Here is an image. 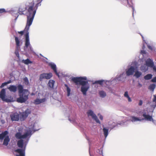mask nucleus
Returning a JSON list of instances; mask_svg holds the SVG:
<instances>
[{
	"label": "nucleus",
	"instance_id": "a18cd8bd",
	"mask_svg": "<svg viewBox=\"0 0 156 156\" xmlns=\"http://www.w3.org/2000/svg\"><path fill=\"white\" fill-rule=\"evenodd\" d=\"M131 7H132L133 10V12H134V8H133V6H131Z\"/></svg>",
	"mask_w": 156,
	"mask_h": 156
},
{
	"label": "nucleus",
	"instance_id": "b1692460",
	"mask_svg": "<svg viewBox=\"0 0 156 156\" xmlns=\"http://www.w3.org/2000/svg\"><path fill=\"white\" fill-rule=\"evenodd\" d=\"M142 37L143 40V46L142 47V48L143 49H144V48L145 44H147L148 48L149 49H150L151 50H152L153 48H152V46L147 44L146 42L145 41V40H144V37L143 36H142Z\"/></svg>",
	"mask_w": 156,
	"mask_h": 156
},
{
	"label": "nucleus",
	"instance_id": "6ab92c4d",
	"mask_svg": "<svg viewBox=\"0 0 156 156\" xmlns=\"http://www.w3.org/2000/svg\"><path fill=\"white\" fill-rule=\"evenodd\" d=\"M46 100L45 98L42 99L37 98L34 101V103L36 105L40 104L45 102Z\"/></svg>",
	"mask_w": 156,
	"mask_h": 156
},
{
	"label": "nucleus",
	"instance_id": "4be33fe9",
	"mask_svg": "<svg viewBox=\"0 0 156 156\" xmlns=\"http://www.w3.org/2000/svg\"><path fill=\"white\" fill-rule=\"evenodd\" d=\"M8 88L11 92H15L17 90V87L16 86L12 85H10Z\"/></svg>",
	"mask_w": 156,
	"mask_h": 156
},
{
	"label": "nucleus",
	"instance_id": "7c9ffc66",
	"mask_svg": "<svg viewBox=\"0 0 156 156\" xmlns=\"http://www.w3.org/2000/svg\"><path fill=\"white\" fill-rule=\"evenodd\" d=\"M152 76L153 75L151 74H148L144 76V78L146 80H149L152 78Z\"/></svg>",
	"mask_w": 156,
	"mask_h": 156
},
{
	"label": "nucleus",
	"instance_id": "7ed1b4c3",
	"mask_svg": "<svg viewBox=\"0 0 156 156\" xmlns=\"http://www.w3.org/2000/svg\"><path fill=\"white\" fill-rule=\"evenodd\" d=\"M154 98L152 103H150L151 108L149 110L148 109H145L142 112L143 118L141 119V121L145 120L148 121H151L155 125H156V120L154 119L152 115L150 112H152L156 106V94L154 96Z\"/></svg>",
	"mask_w": 156,
	"mask_h": 156
},
{
	"label": "nucleus",
	"instance_id": "ea45409f",
	"mask_svg": "<svg viewBox=\"0 0 156 156\" xmlns=\"http://www.w3.org/2000/svg\"><path fill=\"white\" fill-rule=\"evenodd\" d=\"M143 104V101L141 100H140L139 101V105L140 106H141Z\"/></svg>",
	"mask_w": 156,
	"mask_h": 156
},
{
	"label": "nucleus",
	"instance_id": "473e14b6",
	"mask_svg": "<svg viewBox=\"0 0 156 156\" xmlns=\"http://www.w3.org/2000/svg\"><path fill=\"white\" fill-rule=\"evenodd\" d=\"M11 80H9V81H8L7 82H5V83H2L1 86V87L2 88V87H3L4 86H6L7 84L10 83H11Z\"/></svg>",
	"mask_w": 156,
	"mask_h": 156
},
{
	"label": "nucleus",
	"instance_id": "58836bf2",
	"mask_svg": "<svg viewBox=\"0 0 156 156\" xmlns=\"http://www.w3.org/2000/svg\"><path fill=\"white\" fill-rule=\"evenodd\" d=\"M98 115L99 116V119L101 120H102L103 119V116L101 115V114H98Z\"/></svg>",
	"mask_w": 156,
	"mask_h": 156
},
{
	"label": "nucleus",
	"instance_id": "423d86ee",
	"mask_svg": "<svg viewBox=\"0 0 156 156\" xmlns=\"http://www.w3.org/2000/svg\"><path fill=\"white\" fill-rule=\"evenodd\" d=\"M137 68V63L136 62H133L129 64L125 70L127 76H129L133 75Z\"/></svg>",
	"mask_w": 156,
	"mask_h": 156
},
{
	"label": "nucleus",
	"instance_id": "393cba45",
	"mask_svg": "<svg viewBox=\"0 0 156 156\" xmlns=\"http://www.w3.org/2000/svg\"><path fill=\"white\" fill-rule=\"evenodd\" d=\"M65 86L66 87V90L67 93V96L69 97L71 95V89L66 84L65 85Z\"/></svg>",
	"mask_w": 156,
	"mask_h": 156
},
{
	"label": "nucleus",
	"instance_id": "79ce46f5",
	"mask_svg": "<svg viewBox=\"0 0 156 156\" xmlns=\"http://www.w3.org/2000/svg\"><path fill=\"white\" fill-rule=\"evenodd\" d=\"M142 84H140V83H138V86L139 87H142Z\"/></svg>",
	"mask_w": 156,
	"mask_h": 156
},
{
	"label": "nucleus",
	"instance_id": "37998d69",
	"mask_svg": "<svg viewBox=\"0 0 156 156\" xmlns=\"http://www.w3.org/2000/svg\"><path fill=\"white\" fill-rule=\"evenodd\" d=\"M141 52L143 55V54H144L145 53V51H144V50L141 51Z\"/></svg>",
	"mask_w": 156,
	"mask_h": 156
},
{
	"label": "nucleus",
	"instance_id": "72a5a7b5",
	"mask_svg": "<svg viewBox=\"0 0 156 156\" xmlns=\"http://www.w3.org/2000/svg\"><path fill=\"white\" fill-rule=\"evenodd\" d=\"M25 9L24 8L23 9L21 7H20L19 9V12L21 13H20V14H24L23 12L25 10Z\"/></svg>",
	"mask_w": 156,
	"mask_h": 156
},
{
	"label": "nucleus",
	"instance_id": "0eeeda50",
	"mask_svg": "<svg viewBox=\"0 0 156 156\" xmlns=\"http://www.w3.org/2000/svg\"><path fill=\"white\" fill-rule=\"evenodd\" d=\"M8 132L7 131H5L4 132L0 134V140H2L4 139L3 144L7 146L10 141V139L8 135Z\"/></svg>",
	"mask_w": 156,
	"mask_h": 156
},
{
	"label": "nucleus",
	"instance_id": "a211bd4d",
	"mask_svg": "<svg viewBox=\"0 0 156 156\" xmlns=\"http://www.w3.org/2000/svg\"><path fill=\"white\" fill-rule=\"evenodd\" d=\"M15 41L16 43V48L18 50L20 49V46L22 44V42L17 37H15Z\"/></svg>",
	"mask_w": 156,
	"mask_h": 156
},
{
	"label": "nucleus",
	"instance_id": "f257e3e1",
	"mask_svg": "<svg viewBox=\"0 0 156 156\" xmlns=\"http://www.w3.org/2000/svg\"><path fill=\"white\" fill-rule=\"evenodd\" d=\"M38 4L35 6H34V2H32L29 5L26 7L27 10L26 13L27 20L26 27L23 31L18 32V33L21 35L25 33V41L24 50L26 52H32L35 54L33 49L31 45L29 40L28 30L30 26L32 24L36 10L37 9Z\"/></svg>",
	"mask_w": 156,
	"mask_h": 156
},
{
	"label": "nucleus",
	"instance_id": "39448f33",
	"mask_svg": "<svg viewBox=\"0 0 156 156\" xmlns=\"http://www.w3.org/2000/svg\"><path fill=\"white\" fill-rule=\"evenodd\" d=\"M20 97L17 99L18 102L22 103L24 102L28 99L29 93L27 90L23 89L22 85H19L17 87Z\"/></svg>",
	"mask_w": 156,
	"mask_h": 156
},
{
	"label": "nucleus",
	"instance_id": "a19ab883",
	"mask_svg": "<svg viewBox=\"0 0 156 156\" xmlns=\"http://www.w3.org/2000/svg\"><path fill=\"white\" fill-rule=\"evenodd\" d=\"M153 82H156V76L154 78L151 80Z\"/></svg>",
	"mask_w": 156,
	"mask_h": 156
},
{
	"label": "nucleus",
	"instance_id": "6e6552de",
	"mask_svg": "<svg viewBox=\"0 0 156 156\" xmlns=\"http://www.w3.org/2000/svg\"><path fill=\"white\" fill-rule=\"evenodd\" d=\"M0 98L2 101L7 102H11L13 101L12 98L11 97L9 98L5 95V90L3 89L0 93Z\"/></svg>",
	"mask_w": 156,
	"mask_h": 156
},
{
	"label": "nucleus",
	"instance_id": "49530a36",
	"mask_svg": "<svg viewBox=\"0 0 156 156\" xmlns=\"http://www.w3.org/2000/svg\"><path fill=\"white\" fill-rule=\"evenodd\" d=\"M127 3H128V4H129V2H128V1H127Z\"/></svg>",
	"mask_w": 156,
	"mask_h": 156
},
{
	"label": "nucleus",
	"instance_id": "4c0bfd02",
	"mask_svg": "<svg viewBox=\"0 0 156 156\" xmlns=\"http://www.w3.org/2000/svg\"><path fill=\"white\" fill-rule=\"evenodd\" d=\"M7 12L4 9L2 8L0 9V13H2L3 12Z\"/></svg>",
	"mask_w": 156,
	"mask_h": 156
},
{
	"label": "nucleus",
	"instance_id": "de8ad7c7",
	"mask_svg": "<svg viewBox=\"0 0 156 156\" xmlns=\"http://www.w3.org/2000/svg\"><path fill=\"white\" fill-rule=\"evenodd\" d=\"M69 120L70 121H71V120H70V119H69Z\"/></svg>",
	"mask_w": 156,
	"mask_h": 156
},
{
	"label": "nucleus",
	"instance_id": "f8f14e48",
	"mask_svg": "<svg viewBox=\"0 0 156 156\" xmlns=\"http://www.w3.org/2000/svg\"><path fill=\"white\" fill-rule=\"evenodd\" d=\"M125 122L122 121L119 122L117 123L116 124L115 123V122L111 121L108 122V125L109 127L111 128V129H112L114 127L116 126H118V125H119L121 126H123L125 124Z\"/></svg>",
	"mask_w": 156,
	"mask_h": 156
},
{
	"label": "nucleus",
	"instance_id": "a878e982",
	"mask_svg": "<svg viewBox=\"0 0 156 156\" xmlns=\"http://www.w3.org/2000/svg\"><path fill=\"white\" fill-rule=\"evenodd\" d=\"M103 130L104 132V134L105 136V138H106L108 135V129L105 127H104Z\"/></svg>",
	"mask_w": 156,
	"mask_h": 156
},
{
	"label": "nucleus",
	"instance_id": "09e8293b",
	"mask_svg": "<svg viewBox=\"0 0 156 156\" xmlns=\"http://www.w3.org/2000/svg\"><path fill=\"white\" fill-rule=\"evenodd\" d=\"M40 55L41 56H42V55H41V54H40Z\"/></svg>",
	"mask_w": 156,
	"mask_h": 156
},
{
	"label": "nucleus",
	"instance_id": "aec40b11",
	"mask_svg": "<svg viewBox=\"0 0 156 156\" xmlns=\"http://www.w3.org/2000/svg\"><path fill=\"white\" fill-rule=\"evenodd\" d=\"M148 67L145 63H143L140 66V69L142 72H145L148 70Z\"/></svg>",
	"mask_w": 156,
	"mask_h": 156
},
{
	"label": "nucleus",
	"instance_id": "f03ea898",
	"mask_svg": "<svg viewBox=\"0 0 156 156\" xmlns=\"http://www.w3.org/2000/svg\"><path fill=\"white\" fill-rule=\"evenodd\" d=\"M31 135H15L17 139H20L17 142V145L21 149L15 150L16 156H25V151L27 144Z\"/></svg>",
	"mask_w": 156,
	"mask_h": 156
},
{
	"label": "nucleus",
	"instance_id": "9b49d317",
	"mask_svg": "<svg viewBox=\"0 0 156 156\" xmlns=\"http://www.w3.org/2000/svg\"><path fill=\"white\" fill-rule=\"evenodd\" d=\"M52 76V73H44L41 74L39 77V80L40 81H42L44 79H49Z\"/></svg>",
	"mask_w": 156,
	"mask_h": 156
},
{
	"label": "nucleus",
	"instance_id": "1a4fd4ad",
	"mask_svg": "<svg viewBox=\"0 0 156 156\" xmlns=\"http://www.w3.org/2000/svg\"><path fill=\"white\" fill-rule=\"evenodd\" d=\"M87 116L88 117H91L92 119L94 120L97 123L100 124L101 122L96 115L94 112L91 110H89L87 112Z\"/></svg>",
	"mask_w": 156,
	"mask_h": 156
},
{
	"label": "nucleus",
	"instance_id": "c03bdc74",
	"mask_svg": "<svg viewBox=\"0 0 156 156\" xmlns=\"http://www.w3.org/2000/svg\"><path fill=\"white\" fill-rule=\"evenodd\" d=\"M109 90L110 92H111L112 93H113V92L112 91V89H111V88H109Z\"/></svg>",
	"mask_w": 156,
	"mask_h": 156
},
{
	"label": "nucleus",
	"instance_id": "bb28decb",
	"mask_svg": "<svg viewBox=\"0 0 156 156\" xmlns=\"http://www.w3.org/2000/svg\"><path fill=\"white\" fill-rule=\"evenodd\" d=\"M99 94L100 97L102 98H105L106 96V94L103 90H100L99 91Z\"/></svg>",
	"mask_w": 156,
	"mask_h": 156
},
{
	"label": "nucleus",
	"instance_id": "8fccbe9b",
	"mask_svg": "<svg viewBox=\"0 0 156 156\" xmlns=\"http://www.w3.org/2000/svg\"><path fill=\"white\" fill-rule=\"evenodd\" d=\"M101 154L102 153V151H101Z\"/></svg>",
	"mask_w": 156,
	"mask_h": 156
},
{
	"label": "nucleus",
	"instance_id": "cd10ccee",
	"mask_svg": "<svg viewBox=\"0 0 156 156\" xmlns=\"http://www.w3.org/2000/svg\"><path fill=\"white\" fill-rule=\"evenodd\" d=\"M134 76L136 78H138L142 75V73L138 70L135 71Z\"/></svg>",
	"mask_w": 156,
	"mask_h": 156
},
{
	"label": "nucleus",
	"instance_id": "9d476101",
	"mask_svg": "<svg viewBox=\"0 0 156 156\" xmlns=\"http://www.w3.org/2000/svg\"><path fill=\"white\" fill-rule=\"evenodd\" d=\"M145 63L148 67L153 68V70L156 72V67L154 66V63L153 60L149 58L145 60Z\"/></svg>",
	"mask_w": 156,
	"mask_h": 156
},
{
	"label": "nucleus",
	"instance_id": "f704fd0d",
	"mask_svg": "<svg viewBox=\"0 0 156 156\" xmlns=\"http://www.w3.org/2000/svg\"><path fill=\"white\" fill-rule=\"evenodd\" d=\"M23 80L26 85H28L29 84V81L28 78L27 77H25L23 78Z\"/></svg>",
	"mask_w": 156,
	"mask_h": 156
},
{
	"label": "nucleus",
	"instance_id": "c756f323",
	"mask_svg": "<svg viewBox=\"0 0 156 156\" xmlns=\"http://www.w3.org/2000/svg\"><path fill=\"white\" fill-rule=\"evenodd\" d=\"M22 62L26 65H28L29 64L32 63V62L30 61L29 59L27 58L26 60H23Z\"/></svg>",
	"mask_w": 156,
	"mask_h": 156
},
{
	"label": "nucleus",
	"instance_id": "5701e85b",
	"mask_svg": "<svg viewBox=\"0 0 156 156\" xmlns=\"http://www.w3.org/2000/svg\"><path fill=\"white\" fill-rule=\"evenodd\" d=\"M55 81L53 80H49L48 84V86L51 88H53L54 87Z\"/></svg>",
	"mask_w": 156,
	"mask_h": 156
},
{
	"label": "nucleus",
	"instance_id": "ddd939ff",
	"mask_svg": "<svg viewBox=\"0 0 156 156\" xmlns=\"http://www.w3.org/2000/svg\"><path fill=\"white\" fill-rule=\"evenodd\" d=\"M126 75L125 72H123L119 75H117L115 78L116 81L124 82L126 78Z\"/></svg>",
	"mask_w": 156,
	"mask_h": 156
},
{
	"label": "nucleus",
	"instance_id": "2f4dec72",
	"mask_svg": "<svg viewBox=\"0 0 156 156\" xmlns=\"http://www.w3.org/2000/svg\"><path fill=\"white\" fill-rule=\"evenodd\" d=\"M155 87V85L154 84L150 85L149 87V89L153 91Z\"/></svg>",
	"mask_w": 156,
	"mask_h": 156
},
{
	"label": "nucleus",
	"instance_id": "dca6fc26",
	"mask_svg": "<svg viewBox=\"0 0 156 156\" xmlns=\"http://www.w3.org/2000/svg\"><path fill=\"white\" fill-rule=\"evenodd\" d=\"M48 65L50 66L51 68L53 69L54 72L59 77V75L58 73H57L56 68V65L53 62H50L48 63Z\"/></svg>",
	"mask_w": 156,
	"mask_h": 156
},
{
	"label": "nucleus",
	"instance_id": "412c9836",
	"mask_svg": "<svg viewBox=\"0 0 156 156\" xmlns=\"http://www.w3.org/2000/svg\"><path fill=\"white\" fill-rule=\"evenodd\" d=\"M129 120L133 122H135L137 121H141V119L134 116H131L130 117Z\"/></svg>",
	"mask_w": 156,
	"mask_h": 156
},
{
	"label": "nucleus",
	"instance_id": "2eb2a0df",
	"mask_svg": "<svg viewBox=\"0 0 156 156\" xmlns=\"http://www.w3.org/2000/svg\"><path fill=\"white\" fill-rule=\"evenodd\" d=\"M30 113V111L29 109H27L25 112H23L20 114L22 118L21 120H24Z\"/></svg>",
	"mask_w": 156,
	"mask_h": 156
},
{
	"label": "nucleus",
	"instance_id": "20e7f679",
	"mask_svg": "<svg viewBox=\"0 0 156 156\" xmlns=\"http://www.w3.org/2000/svg\"><path fill=\"white\" fill-rule=\"evenodd\" d=\"M87 80V78L86 76L73 77L72 79L75 83L80 84L82 85L81 88V91L84 95H86L87 92L90 87L88 82L85 81Z\"/></svg>",
	"mask_w": 156,
	"mask_h": 156
},
{
	"label": "nucleus",
	"instance_id": "c85d7f7f",
	"mask_svg": "<svg viewBox=\"0 0 156 156\" xmlns=\"http://www.w3.org/2000/svg\"><path fill=\"white\" fill-rule=\"evenodd\" d=\"M124 96L125 97L128 99L129 102H130L132 101V100L129 97L128 95V92L127 91L125 92L124 94Z\"/></svg>",
	"mask_w": 156,
	"mask_h": 156
},
{
	"label": "nucleus",
	"instance_id": "e433bc0d",
	"mask_svg": "<svg viewBox=\"0 0 156 156\" xmlns=\"http://www.w3.org/2000/svg\"><path fill=\"white\" fill-rule=\"evenodd\" d=\"M104 80H98L95 82V83H98L100 84H102V83L104 81Z\"/></svg>",
	"mask_w": 156,
	"mask_h": 156
},
{
	"label": "nucleus",
	"instance_id": "c9c22d12",
	"mask_svg": "<svg viewBox=\"0 0 156 156\" xmlns=\"http://www.w3.org/2000/svg\"><path fill=\"white\" fill-rule=\"evenodd\" d=\"M20 49H18L17 48V49L16 50L15 53L16 55V56L18 57L19 58V54L18 51Z\"/></svg>",
	"mask_w": 156,
	"mask_h": 156
},
{
	"label": "nucleus",
	"instance_id": "4468645a",
	"mask_svg": "<svg viewBox=\"0 0 156 156\" xmlns=\"http://www.w3.org/2000/svg\"><path fill=\"white\" fill-rule=\"evenodd\" d=\"M9 12L11 14L16 17L15 20H16L18 16V9L16 7L12 8Z\"/></svg>",
	"mask_w": 156,
	"mask_h": 156
},
{
	"label": "nucleus",
	"instance_id": "f3484780",
	"mask_svg": "<svg viewBox=\"0 0 156 156\" xmlns=\"http://www.w3.org/2000/svg\"><path fill=\"white\" fill-rule=\"evenodd\" d=\"M10 117L12 121H18L19 119V115L17 113L11 114L10 115Z\"/></svg>",
	"mask_w": 156,
	"mask_h": 156
}]
</instances>
